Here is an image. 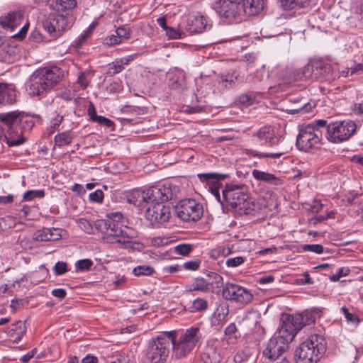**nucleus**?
Instances as JSON below:
<instances>
[{"label": "nucleus", "instance_id": "1", "mask_svg": "<svg viewBox=\"0 0 363 363\" xmlns=\"http://www.w3.org/2000/svg\"><path fill=\"white\" fill-rule=\"evenodd\" d=\"M34 117L19 111L0 113V140L9 147L23 144L26 139L23 134L32 129Z\"/></svg>", "mask_w": 363, "mask_h": 363}, {"label": "nucleus", "instance_id": "2", "mask_svg": "<svg viewBox=\"0 0 363 363\" xmlns=\"http://www.w3.org/2000/svg\"><path fill=\"white\" fill-rule=\"evenodd\" d=\"M110 218L112 220H99L95 223L96 227L104 233V239L108 242L118 244L125 249L133 248L138 243L135 241L138 236V231L117 222L123 218L121 213H112Z\"/></svg>", "mask_w": 363, "mask_h": 363}, {"label": "nucleus", "instance_id": "3", "mask_svg": "<svg viewBox=\"0 0 363 363\" xmlns=\"http://www.w3.org/2000/svg\"><path fill=\"white\" fill-rule=\"evenodd\" d=\"M63 77V70L57 66L39 68L30 76L27 91L31 96H43L53 89Z\"/></svg>", "mask_w": 363, "mask_h": 363}, {"label": "nucleus", "instance_id": "4", "mask_svg": "<svg viewBox=\"0 0 363 363\" xmlns=\"http://www.w3.org/2000/svg\"><path fill=\"white\" fill-rule=\"evenodd\" d=\"M326 351V341L317 334L310 335L294 353L296 363H317Z\"/></svg>", "mask_w": 363, "mask_h": 363}, {"label": "nucleus", "instance_id": "5", "mask_svg": "<svg viewBox=\"0 0 363 363\" xmlns=\"http://www.w3.org/2000/svg\"><path fill=\"white\" fill-rule=\"evenodd\" d=\"M225 201L240 213L251 214L255 211V205L247 192L245 185L228 184L223 190Z\"/></svg>", "mask_w": 363, "mask_h": 363}, {"label": "nucleus", "instance_id": "6", "mask_svg": "<svg viewBox=\"0 0 363 363\" xmlns=\"http://www.w3.org/2000/svg\"><path fill=\"white\" fill-rule=\"evenodd\" d=\"M172 333V346L173 353L177 359L186 357L195 348L199 343L201 334L200 329L197 327H191L182 333L178 339L176 337L174 330L169 331Z\"/></svg>", "mask_w": 363, "mask_h": 363}, {"label": "nucleus", "instance_id": "7", "mask_svg": "<svg viewBox=\"0 0 363 363\" xmlns=\"http://www.w3.org/2000/svg\"><path fill=\"white\" fill-rule=\"evenodd\" d=\"M171 333L165 332L149 341L145 354L146 363H165L167 362L172 340Z\"/></svg>", "mask_w": 363, "mask_h": 363}, {"label": "nucleus", "instance_id": "8", "mask_svg": "<svg viewBox=\"0 0 363 363\" xmlns=\"http://www.w3.org/2000/svg\"><path fill=\"white\" fill-rule=\"evenodd\" d=\"M326 123L327 121L323 119L315 120L300 129L296 138L297 147L305 152L320 147L321 132L318 128L325 126Z\"/></svg>", "mask_w": 363, "mask_h": 363}, {"label": "nucleus", "instance_id": "9", "mask_svg": "<svg viewBox=\"0 0 363 363\" xmlns=\"http://www.w3.org/2000/svg\"><path fill=\"white\" fill-rule=\"evenodd\" d=\"M73 21V16L71 14L54 12L43 22V28L50 36L57 38L72 27Z\"/></svg>", "mask_w": 363, "mask_h": 363}, {"label": "nucleus", "instance_id": "10", "mask_svg": "<svg viewBox=\"0 0 363 363\" xmlns=\"http://www.w3.org/2000/svg\"><path fill=\"white\" fill-rule=\"evenodd\" d=\"M73 21V16L71 14L54 12L43 22V28L50 36L57 38L72 27Z\"/></svg>", "mask_w": 363, "mask_h": 363}, {"label": "nucleus", "instance_id": "11", "mask_svg": "<svg viewBox=\"0 0 363 363\" xmlns=\"http://www.w3.org/2000/svg\"><path fill=\"white\" fill-rule=\"evenodd\" d=\"M177 216L184 222L199 220L203 216V206L194 199H184L175 206Z\"/></svg>", "mask_w": 363, "mask_h": 363}, {"label": "nucleus", "instance_id": "12", "mask_svg": "<svg viewBox=\"0 0 363 363\" xmlns=\"http://www.w3.org/2000/svg\"><path fill=\"white\" fill-rule=\"evenodd\" d=\"M222 294L225 300L239 306L247 305L253 299V295L249 289L232 282L225 284Z\"/></svg>", "mask_w": 363, "mask_h": 363}, {"label": "nucleus", "instance_id": "13", "mask_svg": "<svg viewBox=\"0 0 363 363\" xmlns=\"http://www.w3.org/2000/svg\"><path fill=\"white\" fill-rule=\"evenodd\" d=\"M173 196L170 186L162 185L145 189L146 204H163Z\"/></svg>", "mask_w": 363, "mask_h": 363}, {"label": "nucleus", "instance_id": "14", "mask_svg": "<svg viewBox=\"0 0 363 363\" xmlns=\"http://www.w3.org/2000/svg\"><path fill=\"white\" fill-rule=\"evenodd\" d=\"M252 137L253 142L260 146L273 147L283 143L281 138L275 135L274 130L271 126L260 128Z\"/></svg>", "mask_w": 363, "mask_h": 363}, {"label": "nucleus", "instance_id": "15", "mask_svg": "<svg viewBox=\"0 0 363 363\" xmlns=\"http://www.w3.org/2000/svg\"><path fill=\"white\" fill-rule=\"evenodd\" d=\"M213 9L220 16L230 21L235 19L242 12L241 4L231 0H216Z\"/></svg>", "mask_w": 363, "mask_h": 363}, {"label": "nucleus", "instance_id": "16", "mask_svg": "<svg viewBox=\"0 0 363 363\" xmlns=\"http://www.w3.org/2000/svg\"><path fill=\"white\" fill-rule=\"evenodd\" d=\"M298 330L300 329L294 323L293 315H289L283 320L278 334L274 336L287 347L288 343L294 340Z\"/></svg>", "mask_w": 363, "mask_h": 363}, {"label": "nucleus", "instance_id": "17", "mask_svg": "<svg viewBox=\"0 0 363 363\" xmlns=\"http://www.w3.org/2000/svg\"><path fill=\"white\" fill-rule=\"evenodd\" d=\"M171 216L169 206L163 204L150 205L146 210L145 217L152 224H160L167 222Z\"/></svg>", "mask_w": 363, "mask_h": 363}, {"label": "nucleus", "instance_id": "18", "mask_svg": "<svg viewBox=\"0 0 363 363\" xmlns=\"http://www.w3.org/2000/svg\"><path fill=\"white\" fill-rule=\"evenodd\" d=\"M286 348L284 343L281 342L277 337L273 336L266 343L262 354L269 361L277 360Z\"/></svg>", "mask_w": 363, "mask_h": 363}, {"label": "nucleus", "instance_id": "19", "mask_svg": "<svg viewBox=\"0 0 363 363\" xmlns=\"http://www.w3.org/2000/svg\"><path fill=\"white\" fill-rule=\"evenodd\" d=\"M24 21V14L22 11H10L0 18L1 26L6 30L13 32Z\"/></svg>", "mask_w": 363, "mask_h": 363}, {"label": "nucleus", "instance_id": "20", "mask_svg": "<svg viewBox=\"0 0 363 363\" xmlns=\"http://www.w3.org/2000/svg\"><path fill=\"white\" fill-rule=\"evenodd\" d=\"M62 230L55 228H43L36 230L33 239L38 242L56 241L62 238Z\"/></svg>", "mask_w": 363, "mask_h": 363}, {"label": "nucleus", "instance_id": "21", "mask_svg": "<svg viewBox=\"0 0 363 363\" xmlns=\"http://www.w3.org/2000/svg\"><path fill=\"white\" fill-rule=\"evenodd\" d=\"M138 54L130 55L123 57L117 58L107 65L106 74L107 77H113L125 69V67L137 57Z\"/></svg>", "mask_w": 363, "mask_h": 363}, {"label": "nucleus", "instance_id": "22", "mask_svg": "<svg viewBox=\"0 0 363 363\" xmlns=\"http://www.w3.org/2000/svg\"><path fill=\"white\" fill-rule=\"evenodd\" d=\"M18 91L14 84L0 83V104L7 105L16 103Z\"/></svg>", "mask_w": 363, "mask_h": 363}, {"label": "nucleus", "instance_id": "23", "mask_svg": "<svg viewBox=\"0 0 363 363\" xmlns=\"http://www.w3.org/2000/svg\"><path fill=\"white\" fill-rule=\"evenodd\" d=\"M315 80H330L332 77L331 65L323 60H313Z\"/></svg>", "mask_w": 363, "mask_h": 363}, {"label": "nucleus", "instance_id": "24", "mask_svg": "<svg viewBox=\"0 0 363 363\" xmlns=\"http://www.w3.org/2000/svg\"><path fill=\"white\" fill-rule=\"evenodd\" d=\"M77 4V0H48V6L50 10L65 14H71Z\"/></svg>", "mask_w": 363, "mask_h": 363}, {"label": "nucleus", "instance_id": "25", "mask_svg": "<svg viewBox=\"0 0 363 363\" xmlns=\"http://www.w3.org/2000/svg\"><path fill=\"white\" fill-rule=\"evenodd\" d=\"M20 56V49L18 47L6 44L0 45V61L6 63H13Z\"/></svg>", "mask_w": 363, "mask_h": 363}, {"label": "nucleus", "instance_id": "26", "mask_svg": "<svg viewBox=\"0 0 363 363\" xmlns=\"http://www.w3.org/2000/svg\"><path fill=\"white\" fill-rule=\"evenodd\" d=\"M210 283L206 281L205 277H198L193 279L190 282L186 284L185 290L187 292L200 291L202 293H209Z\"/></svg>", "mask_w": 363, "mask_h": 363}, {"label": "nucleus", "instance_id": "27", "mask_svg": "<svg viewBox=\"0 0 363 363\" xmlns=\"http://www.w3.org/2000/svg\"><path fill=\"white\" fill-rule=\"evenodd\" d=\"M252 174L253 177L260 182H264L271 185L281 186L284 184V180L276 175L258 169H253Z\"/></svg>", "mask_w": 363, "mask_h": 363}, {"label": "nucleus", "instance_id": "28", "mask_svg": "<svg viewBox=\"0 0 363 363\" xmlns=\"http://www.w3.org/2000/svg\"><path fill=\"white\" fill-rule=\"evenodd\" d=\"M325 137L332 143L338 144L340 143V121H330L326 125Z\"/></svg>", "mask_w": 363, "mask_h": 363}, {"label": "nucleus", "instance_id": "29", "mask_svg": "<svg viewBox=\"0 0 363 363\" xmlns=\"http://www.w3.org/2000/svg\"><path fill=\"white\" fill-rule=\"evenodd\" d=\"M264 0H244L241 4L242 11L248 16L258 14L264 9Z\"/></svg>", "mask_w": 363, "mask_h": 363}, {"label": "nucleus", "instance_id": "30", "mask_svg": "<svg viewBox=\"0 0 363 363\" xmlns=\"http://www.w3.org/2000/svg\"><path fill=\"white\" fill-rule=\"evenodd\" d=\"M221 359V355L213 345H207L201 354L203 363H220Z\"/></svg>", "mask_w": 363, "mask_h": 363}, {"label": "nucleus", "instance_id": "31", "mask_svg": "<svg viewBox=\"0 0 363 363\" xmlns=\"http://www.w3.org/2000/svg\"><path fill=\"white\" fill-rule=\"evenodd\" d=\"M362 354L363 346L357 348L354 345H350L345 347L343 352L344 363H355V361Z\"/></svg>", "mask_w": 363, "mask_h": 363}, {"label": "nucleus", "instance_id": "32", "mask_svg": "<svg viewBox=\"0 0 363 363\" xmlns=\"http://www.w3.org/2000/svg\"><path fill=\"white\" fill-rule=\"evenodd\" d=\"M294 323L301 330L303 326L315 323V317L312 311H306L301 314L293 315Z\"/></svg>", "mask_w": 363, "mask_h": 363}, {"label": "nucleus", "instance_id": "33", "mask_svg": "<svg viewBox=\"0 0 363 363\" xmlns=\"http://www.w3.org/2000/svg\"><path fill=\"white\" fill-rule=\"evenodd\" d=\"M207 26V21L204 16H194L188 24V30L191 33H200L203 32Z\"/></svg>", "mask_w": 363, "mask_h": 363}, {"label": "nucleus", "instance_id": "34", "mask_svg": "<svg viewBox=\"0 0 363 363\" xmlns=\"http://www.w3.org/2000/svg\"><path fill=\"white\" fill-rule=\"evenodd\" d=\"M314 67H313V60H311L308 63L305 65L302 69L296 71L294 79L295 80H307L312 79L315 80L313 75Z\"/></svg>", "mask_w": 363, "mask_h": 363}, {"label": "nucleus", "instance_id": "35", "mask_svg": "<svg viewBox=\"0 0 363 363\" xmlns=\"http://www.w3.org/2000/svg\"><path fill=\"white\" fill-rule=\"evenodd\" d=\"M127 199L128 203L135 206H145V204H146L145 189H133L128 194Z\"/></svg>", "mask_w": 363, "mask_h": 363}, {"label": "nucleus", "instance_id": "36", "mask_svg": "<svg viewBox=\"0 0 363 363\" xmlns=\"http://www.w3.org/2000/svg\"><path fill=\"white\" fill-rule=\"evenodd\" d=\"M246 154L248 155L252 156V157H257L259 158H264V157H271V158H279L284 154L288 152V148L281 147L279 148L278 151L275 152H271V153H264L259 152L257 150H253V149H246L245 150Z\"/></svg>", "mask_w": 363, "mask_h": 363}, {"label": "nucleus", "instance_id": "37", "mask_svg": "<svg viewBox=\"0 0 363 363\" xmlns=\"http://www.w3.org/2000/svg\"><path fill=\"white\" fill-rule=\"evenodd\" d=\"M74 138V135L71 130H66L60 133H57L55 138V145L59 147H63L68 145L72 143Z\"/></svg>", "mask_w": 363, "mask_h": 363}, {"label": "nucleus", "instance_id": "38", "mask_svg": "<svg viewBox=\"0 0 363 363\" xmlns=\"http://www.w3.org/2000/svg\"><path fill=\"white\" fill-rule=\"evenodd\" d=\"M205 278L210 283L211 292H213L215 289L220 288L223 284V277L216 272H210Z\"/></svg>", "mask_w": 363, "mask_h": 363}, {"label": "nucleus", "instance_id": "39", "mask_svg": "<svg viewBox=\"0 0 363 363\" xmlns=\"http://www.w3.org/2000/svg\"><path fill=\"white\" fill-rule=\"evenodd\" d=\"M342 313L344 315L350 330H354L360 323L361 320L359 316L355 313L350 312L347 308L342 307Z\"/></svg>", "mask_w": 363, "mask_h": 363}, {"label": "nucleus", "instance_id": "40", "mask_svg": "<svg viewBox=\"0 0 363 363\" xmlns=\"http://www.w3.org/2000/svg\"><path fill=\"white\" fill-rule=\"evenodd\" d=\"M342 141L349 139L356 131L357 125L352 121H342Z\"/></svg>", "mask_w": 363, "mask_h": 363}, {"label": "nucleus", "instance_id": "41", "mask_svg": "<svg viewBox=\"0 0 363 363\" xmlns=\"http://www.w3.org/2000/svg\"><path fill=\"white\" fill-rule=\"evenodd\" d=\"M169 85L174 89L182 88L185 85L184 74L180 72L172 73L169 79Z\"/></svg>", "mask_w": 363, "mask_h": 363}, {"label": "nucleus", "instance_id": "42", "mask_svg": "<svg viewBox=\"0 0 363 363\" xmlns=\"http://www.w3.org/2000/svg\"><path fill=\"white\" fill-rule=\"evenodd\" d=\"M45 196V192L43 189L28 190L23 194L22 201H31L35 199H42Z\"/></svg>", "mask_w": 363, "mask_h": 363}, {"label": "nucleus", "instance_id": "43", "mask_svg": "<svg viewBox=\"0 0 363 363\" xmlns=\"http://www.w3.org/2000/svg\"><path fill=\"white\" fill-rule=\"evenodd\" d=\"M300 104L297 105V106L294 108L289 109L287 110V112L290 114H296V113H308L311 111L313 106L310 104L306 101L304 100L302 101V100H298V101Z\"/></svg>", "mask_w": 363, "mask_h": 363}, {"label": "nucleus", "instance_id": "44", "mask_svg": "<svg viewBox=\"0 0 363 363\" xmlns=\"http://www.w3.org/2000/svg\"><path fill=\"white\" fill-rule=\"evenodd\" d=\"M281 6L285 10H291L295 8L305 6L307 0H279Z\"/></svg>", "mask_w": 363, "mask_h": 363}, {"label": "nucleus", "instance_id": "45", "mask_svg": "<svg viewBox=\"0 0 363 363\" xmlns=\"http://www.w3.org/2000/svg\"><path fill=\"white\" fill-rule=\"evenodd\" d=\"M197 177L201 182L212 184L218 182L221 179V176L216 173H201L198 174Z\"/></svg>", "mask_w": 363, "mask_h": 363}, {"label": "nucleus", "instance_id": "46", "mask_svg": "<svg viewBox=\"0 0 363 363\" xmlns=\"http://www.w3.org/2000/svg\"><path fill=\"white\" fill-rule=\"evenodd\" d=\"M208 308V302L204 298H197L191 305V311L194 312L203 311Z\"/></svg>", "mask_w": 363, "mask_h": 363}, {"label": "nucleus", "instance_id": "47", "mask_svg": "<svg viewBox=\"0 0 363 363\" xmlns=\"http://www.w3.org/2000/svg\"><path fill=\"white\" fill-rule=\"evenodd\" d=\"M153 272V268L147 265H140L135 267L133 270L134 275L137 277L149 276L151 275Z\"/></svg>", "mask_w": 363, "mask_h": 363}, {"label": "nucleus", "instance_id": "48", "mask_svg": "<svg viewBox=\"0 0 363 363\" xmlns=\"http://www.w3.org/2000/svg\"><path fill=\"white\" fill-rule=\"evenodd\" d=\"M93 264L94 263L90 259H83L75 263V267L77 271L84 272L89 270Z\"/></svg>", "mask_w": 363, "mask_h": 363}, {"label": "nucleus", "instance_id": "49", "mask_svg": "<svg viewBox=\"0 0 363 363\" xmlns=\"http://www.w3.org/2000/svg\"><path fill=\"white\" fill-rule=\"evenodd\" d=\"M347 71L345 70L342 71V77L348 76L349 72H350V74H357L359 72L362 70V65L361 63L355 64L350 63V65H347L345 67Z\"/></svg>", "mask_w": 363, "mask_h": 363}, {"label": "nucleus", "instance_id": "50", "mask_svg": "<svg viewBox=\"0 0 363 363\" xmlns=\"http://www.w3.org/2000/svg\"><path fill=\"white\" fill-rule=\"evenodd\" d=\"M193 250V246L190 244H180L174 247V251L177 255L186 256Z\"/></svg>", "mask_w": 363, "mask_h": 363}, {"label": "nucleus", "instance_id": "51", "mask_svg": "<svg viewBox=\"0 0 363 363\" xmlns=\"http://www.w3.org/2000/svg\"><path fill=\"white\" fill-rule=\"evenodd\" d=\"M357 249L356 243L352 240H344L342 238V257L345 255L343 252H353Z\"/></svg>", "mask_w": 363, "mask_h": 363}, {"label": "nucleus", "instance_id": "52", "mask_svg": "<svg viewBox=\"0 0 363 363\" xmlns=\"http://www.w3.org/2000/svg\"><path fill=\"white\" fill-rule=\"evenodd\" d=\"M304 252H313L317 254H321L323 252V247L319 244L304 245L302 246Z\"/></svg>", "mask_w": 363, "mask_h": 363}, {"label": "nucleus", "instance_id": "53", "mask_svg": "<svg viewBox=\"0 0 363 363\" xmlns=\"http://www.w3.org/2000/svg\"><path fill=\"white\" fill-rule=\"evenodd\" d=\"M245 260L243 257H231L226 260L225 264L228 267H236L243 264Z\"/></svg>", "mask_w": 363, "mask_h": 363}, {"label": "nucleus", "instance_id": "54", "mask_svg": "<svg viewBox=\"0 0 363 363\" xmlns=\"http://www.w3.org/2000/svg\"><path fill=\"white\" fill-rule=\"evenodd\" d=\"M116 33L121 40L123 39H128L130 36V30L128 26H121L116 29Z\"/></svg>", "mask_w": 363, "mask_h": 363}, {"label": "nucleus", "instance_id": "55", "mask_svg": "<svg viewBox=\"0 0 363 363\" xmlns=\"http://www.w3.org/2000/svg\"><path fill=\"white\" fill-rule=\"evenodd\" d=\"M53 270L56 275H62L68 271L67 265L64 262H57Z\"/></svg>", "mask_w": 363, "mask_h": 363}, {"label": "nucleus", "instance_id": "56", "mask_svg": "<svg viewBox=\"0 0 363 363\" xmlns=\"http://www.w3.org/2000/svg\"><path fill=\"white\" fill-rule=\"evenodd\" d=\"M200 264V260L194 259L184 262L183 264V267L186 270L195 271L199 269Z\"/></svg>", "mask_w": 363, "mask_h": 363}, {"label": "nucleus", "instance_id": "57", "mask_svg": "<svg viewBox=\"0 0 363 363\" xmlns=\"http://www.w3.org/2000/svg\"><path fill=\"white\" fill-rule=\"evenodd\" d=\"M63 121V116L57 115L54 118H52L50 122V128H51L50 134L52 133L55 130H57Z\"/></svg>", "mask_w": 363, "mask_h": 363}, {"label": "nucleus", "instance_id": "58", "mask_svg": "<svg viewBox=\"0 0 363 363\" xmlns=\"http://www.w3.org/2000/svg\"><path fill=\"white\" fill-rule=\"evenodd\" d=\"M28 27H29L28 23L26 22L24 23V25L23 26V27L19 30V31L18 33L13 34V35H11V37L15 39L20 40L23 39L26 35V33L28 30Z\"/></svg>", "mask_w": 363, "mask_h": 363}, {"label": "nucleus", "instance_id": "59", "mask_svg": "<svg viewBox=\"0 0 363 363\" xmlns=\"http://www.w3.org/2000/svg\"><path fill=\"white\" fill-rule=\"evenodd\" d=\"M104 193L101 190H96L89 194V200L92 202L102 203Z\"/></svg>", "mask_w": 363, "mask_h": 363}, {"label": "nucleus", "instance_id": "60", "mask_svg": "<svg viewBox=\"0 0 363 363\" xmlns=\"http://www.w3.org/2000/svg\"><path fill=\"white\" fill-rule=\"evenodd\" d=\"M79 227L86 233H91L93 228L91 223L84 218H81L79 220Z\"/></svg>", "mask_w": 363, "mask_h": 363}, {"label": "nucleus", "instance_id": "61", "mask_svg": "<svg viewBox=\"0 0 363 363\" xmlns=\"http://www.w3.org/2000/svg\"><path fill=\"white\" fill-rule=\"evenodd\" d=\"M95 122L107 128H113L114 126V123L111 120L102 116H99L96 118Z\"/></svg>", "mask_w": 363, "mask_h": 363}, {"label": "nucleus", "instance_id": "62", "mask_svg": "<svg viewBox=\"0 0 363 363\" xmlns=\"http://www.w3.org/2000/svg\"><path fill=\"white\" fill-rule=\"evenodd\" d=\"M121 40L118 37L117 34L116 35H111L110 36H108L105 39V43L108 46H113L115 45H118L121 43Z\"/></svg>", "mask_w": 363, "mask_h": 363}, {"label": "nucleus", "instance_id": "63", "mask_svg": "<svg viewBox=\"0 0 363 363\" xmlns=\"http://www.w3.org/2000/svg\"><path fill=\"white\" fill-rule=\"evenodd\" d=\"M166 33L169 38L177 39L181 38V33L179 30L169 27L166 30Z\"/></svg>", "mask_w": 363, "mask_h": 363}, {"label": "nucleus", "instance_id": "64", "mask_svg": "<svg viewBox=\"0 0 363 363\" xmlns=\"http://www.w3.org/2000/svg\"><path fill=\"white\" fill-rule=\"evenodd\" d=\"M52 295L60 300H62L65 298L67 292L64 289H55L52 291Z\"/></svg>", "mask_w": 363, "mask_h": 363}]
</instances>
